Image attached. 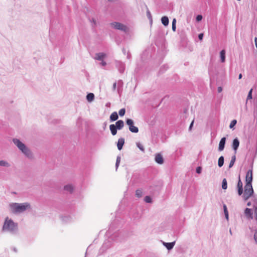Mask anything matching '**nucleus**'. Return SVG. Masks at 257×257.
<instances>
[{
	"label": "nucleus",
	"mask_w": 257,
	"mask_h": 257,
	"mask_svg": "<svg viewBox=\"0 0 257 257\" xmlns=\"http://www.w3.org/2000/svg\"><path fill=\"white\" fill-rule=\"evenodd\" d=\"M11 212L14 214H20L31 208V204L28 202L23 203H11L9 204Z\"/></svg>",
	"instance_id": "obj_1"
},
{
	"label": "nucleus",
	"mask_w": 257,
	"mask_h": 257,
	"mask_svg": "<svg viewBox=\"0 0 257 257\" xmlns=\"http://www.w3.org/2000/svg\"><path fill=\"white\" fill-rule=\"evenodd\" d=\"M2 231L9 232L11 234H16L18 231V224L14 222L12 219L7 217L2 227Z\"/></svg>",
	"instance_id": "obj_2"
},
{
	"label": "nucleus",
	"mask_w": 257,
	"mask_h": 257,
	"mask_svg": "<svg viewBox=\"0 0 257 257\" xmlns=\"http://www.w3.org/2000/svg\"><path fill=\"white\" fill-rule=\"evenodd\" d=\"M13 142L17 147L19 150L28 159H34V155L31 150L19 139L14 138Z\"/></svg>",
	"instance_id": "obj_3"
},
{
	"label": "nucleus",
	"mask_w": 257,
	"mask_h": 257,
	"mask_svg": "<svg viewBox=\"0 0 257 257\" xmlns=\"http://www.w3.org/2000/svg\"><path fill=\"white\" fill-rule=\"evenodd\" d=\"M253 190L252 185H245L242 198L244 201L247 200L250 197L253 196Z\"/></svg>",
	"instance_id": "obj_4"
},
{
	"label": "nucleus",
	"mask_w": 257,
	"mask_h": 257,
	"mask_svg": "<svg viewBox=\"0 0 257 257\" xmlns=\"http://www.w3.org/2000/svg\"><path fill=\"white\" fill-rule=\"evenodd\" d=\"M110 25L115 29L122 31L125 33H126L128 31V28L124 25L118 23V22H113L110 23Z\"/></svg>",
	"instance_id": "obj_5"
},
{
	"label": "nucleus",
	"mask_w": 257,
	"mask_h": 257,
	"mask_svg": "<svg viewBox=\"0 0 257 257\" xmlns=\"http://www.w3.org/2000/svg\"><path fill=\"white\" fill-rule=\"evenodd\" d=\"M126 123L129 126V130L134 133L139 132V128L134 125V122L133 119L127 118L126 120Z\"/></svg>",
	"instance_id": "obj_6"
},
{
	"label": "nucleus",
	"mask_w": 257,
	"mask_h": 257,
	"mask_svg": "<svg viewBox=\"0 0 257 257\" xmlns=\"http://www.w3.org/2000/svg\"><path fill=\"white\" fill-rule=\"evenodd\" d=\"M252 170H249L246 174L245 176V182L246 184L245 185H252Z\"/></svg>",
	"instance_id": "obj_7"
},
{
	"label": "nucleus",
	"mask_w": 257,
	"mask_h": 257,
	"mask_svg": "<svg viewBox=\"0 0 257 257\" xmlns=\"http://www.w3.org/2000/svg\"><path fill=\"white\" fill-rule=\"evenodd\" d=\"M242 183L240 180V176L238 177V181L237 185V192L239 195H241L243 193Z\"/></svg>",
	"instance_id": "obj_8"
},
{
	"label": "nucleus",
	"mask_w": 257,
	"mask_h": 257,
	"mask_svg": "<svg viewBox=\"0 0 257 257\" xmlns=\"http://www.w3.org/2000/svg\"><path fill=\"white\" fill-rule=\"evenodd\" d=\"M226 142V138L223 137L221 138L219 142V147H218V151H222L224 150L225 147V144Z\"/></svg>",
	"instance_id": "obj_9"
},
{
	"label": "nucleus",
	"mask_w": 257,
	"mask_h": 257,
	"mask_svg": "<svg viewBox=\"0 0 257 257\" xmlns=\"http://www.w3.org/2000/svg\"><path fill=\"white\" fill-rule=\"evenodd\" d=\"M239 141L238 140V139L237 138L234 139L233 140V143H232V148L235 152V153H234L235 154L236 153V151L239 147Z\"/></svg>",
	"instance_id": "obj_10"
},
{
	"label": "nucleus",
	"mask_w": 257,
	"mask_h": 257,
	"mask_svg": "<svg viewBox=\"0 0 257 257\" xmlns=\"http://www.w3.org/2000/svg\"><path fill=\"white\" fill-rule=\"evenodd\" d=\"M155 161L159 164H162L164 163V159L161 154L158 153L155 156Z\"/></svg>",
	"instance_id": "obj_11"
},
{
	"label": "nucleus",
	"mask_w": 257,
	"mask_h": 257,
	"mask_svg": "<svg viewBox=\"0 0 257 257\" xmlns=\"http://www.w3.org/2000/svg\"><path fill=\"white\" fill-rule=\"evenodd\" d=\"M163 244L167 248L168 250H171L175 244V241L172 242H165L163 241Z\"/></svg>",
	"instance_id": "obj_12"
},
{
	"label": "nucleus",
	"mask_w": 257,
	"mask_h": 257,
	"mask_svg": "<svg viewBox=\"0 0 257 257\" xmlns=\"http://www.w3.org/2000/svg\"><path fill=\"white\" fill-rule=\"evenodd\" d=\"M114 126L116 127V128H117V130H120L124 126V122L122 120H119L116 122L115 124H114Z\"/></svg>",
	"instance_id": "obj_13"
},
{
	"label": "nucleus",
	"mask_w": 257,
	"mask_h": 257,
	"mask_svg": "<svg viewBox=\"0 0 257 257\" xmlns=\"http://www.w3.org/2000/svg\"><path fill=\"white\" fill-rule=\"evenodd\" d=\"M124 144V139L122 138H119L117 143V147L118 150L120 151L122 149Z\"/></svg>",
	"instance_id": "obj_14"
},
{
	"label": "nucleus",
	"mask_w": 257,
	"mask_h": 257,
	"mask_svg": "<svg viewBox=\"0 0 257 257\" xmlns=\"http://www.w3.org/2000/svg\"><path fill=\"white\" fill-rule=\"evenodd\" d=\"M64 190L72 193L74 190V187L71 184H68L64 187Z\"/></svg>",
	"instance_id": "obj_15"
},
{
	"label": "nucleus",
	"mask_w": 257,
	"mask_h": 257,
	"mask_svg": "<svg viewBox=\"0 0 257 257\" xmlns=\"http://www.w3.org/2000/svg\"><path fill=\"white\" fill-rule=\"evenodd\" d=\"M117 67H118V70L120 73H122L124 71V65L121 62H117Z\"/></svg>",
	"instance_id": "obj_16"
},
{
	"label": "nucleus",
	"mask_w": 257,
	"mask_h": 257,
	"mask_svg": "<svg viewBox=\"0 0 257 257\" xmlns=\"http://www.w3.org/2000/svg\"><path fill=\"white\" fill-rule=\"evenodd\" d=\"M146 9H147V16L148 19L150 21V24L152 25V23H153V18H152V16L150 10H149L148 8V7L147 6H146Z\"/></svg>",
	"instance_id": "obj_17"
},
{
	"label": "nucleus",
	"mask_w": 257,
	"mask_h": 257,
	"mask_svg": "<svg viewBox=\"0 0 257 257\" xmlns=\"http://www.w3.org/2000/svg\"><path fill=\"white\" fill-rule=\"evenodd\" d=\"M109 129L112 135L115 136L117 134V128H116L114 124H112L109 125Z\"/></svg>",
	"instance_id": "obj_18"
},
{
	"label": "nucleus",
	"mask_w": 257,
	"mask_h": 257,
	"mask_svg": "<svg viewBox=\"0 0 257 257\" xmlns=\"http://www.w3.org/2000/svg\"><path fill=\"white\" fill-rule=\"evenodd\" d=\"M118 114H117V112L115 111L112 112L110 116V120L111 121H114L118 119Z\"/></svg>",
	"instance_id": "obj_19"
},
{
	"label": "nucleus",
	"mask_w": 257,
	"mask_h": 257,
	"mask_svg": "<svg viewBox=\"0 0 257 257\" xmlns=\"http://www.w3.org/2000/svg\"><path fill=\"white\" fill-rule=\"evenodd\" d=\"M0 166L9 168L11 166V164L7 161L0 160Z\"/></svg>",
	"instance_id": "obj_20"
},
{
	"label": "nucleus",
	"mask_w": 257,
	"mask_h": 257,
	"mask_svg": "<svg viewBox=\"0 0 257 257\" xmlns=\"http://www.w3.org/2000/svg\"><path fill=\"white\" fill-rule=\"evenodd\" d=\"M161 22L165 26H167L169 24V19L167 16H164L161 19Z\"/></svg>",
	"instance_id": "obj_21"
},
{
	"label": "nucleus",
	"mask_w": 257,
	"mask_h": 257,
	"mask_svg": "<svg viewBox=\"0 0 257 257\" xmlns=\"http://www.w3.org/2000/svg\"><path fill=\"white\" fill-rule=\"evenodd\" d=\"M105 56V54L103 53H98L96 54L95 59L98 60H102Z\"/></svg>",
	"instance_id": "obj_22"
},
{
	"label": "nucleus",
	"mask_w": 257,
	"mask_h": 257,
	"mask_svg": "<svg viewBox=\"0 0 257 257\" xmlns=\"http://www.w3.org/2000/svg\"><path fill=\"white\" fill-rule=\"evenodd\" d=\"M244 214L246 217L252 218V212L250 209L246 208L244 210Z\"/></svg>",
	"instance_id": "obj_23"
},
{
	"label": "nucleus",
	"mask_w": 257,
	"mask_h": 257,
	"mask_svg": "<svg viewBox=\"0 0 257 257\" xmlns=\"http://www.w3.org/2000/svg\"><path fill=\"white\" fill-rule=\"evenodd\" d=\"M220 59L221 62H224L225 60V51L224 50H222L220 52Z\"/></svg>",
	"instance_id": "obj_24"
},
{
	"label": "nucleus",
	"mask_w": 257,
	"mask_h": 257,
	"mask_svg": "<svg viewBox=\"0 0 257 257\" xmlns=\"http://www.w3.org/2000/svg\"><path fill=\"white\" fill-rule=\"evenodd\" d=\"M94 98V95L93 93H88L86 96V99L88 101L91 102L93 100Z\"/></svg>",
	"instance_id": "obj_25"
},
{
	"label": "nucleus",
	"mask_w": 257,
	"mask_h": 257,
	"mask_svg": "<svg viewBox=\"0 0 257 257\" xmlns=\"http://www.w3.org/2000/svg\"><path fill=\"white\" fill-rule=\"evenodd\" d=\"M224 159L223 156H220L218 161V165L219 167H221L224 164Z\"/></svg>",
	"instance_id": "obj_26"
},
{
	"label": "nucleus",
	"mask_w": 257,
	"mask_h": 257,
	"mask_svg": "<svg viewBox=\"0 0 257 257\" xmlns=\"http://www.w3.org/2000/svg\"><path fill=\"white\" fill-rule=\"evenodd\" d=\"M235 160L236 156L234 154L233 156L231 157V159L229 165V168H231L234 165Z\"/></svg>",
	"instance_id": "obj_27"
},
{
	"label": "nucleus",
	"mask_w": 257,
	"mask_h": 257,
	"mask_svg": "<svg viewBox=\"0 0 257 257\" xmlns=\"http://www.w3.org/2000/svg\"><path fill=\"white\" fill-rule=\"evenodd\" d=\"M227 187V183L226 179H223L222 182V188L223 189L225 190Z\"/></svg>",
	"instance_id": "obj_28"
},
{
	"label": "nucleus",
	"mask_w": 257,
	"mask_h": 257,
	"mask_svg": "<svg viewBox=\"0 0 257 257\" xmlns=\"http://www.w3.org/2000/svg\"><path fill=\"white\" fill-rule=\"evenodd\" d=\"M137 146L140 149L141 151L144 152H145V148L142 144H141L140 143L138 142L136 143Z\"/></svg>",
	"instance_id": "obj_29"
},
{
	"label": "nucleus",
	"mask_w": 257,
	"mask_h": 257,
	"mask_svg": "<svg viewBox=\"0 0 257 257\" xmlns=\"http://www.w3.org/2000/svg\"><path fill=\"white\" fill-rule=\"evenodd\" d=\"M120 159H121V158L120 156H118L117 157V158H116V163H115V168H116V170L117 169L119 165V163H120Z\"/></svg>",
	"instance_id": "obj_30"
},
{
	"label": "nucleus",
	"mask_w": 257,
	"mask_h": 257,
	"mask_svg": "<svg viewBox=\"0 0 257 257\" xmlns=\"http://www.w3.org/2000/svg\"><path fill=\"white\" fill-rule=\"evenodd\" d=\"M136 196L140 198L142 196V191L141 190L138 189L136 191Z\"/></svg>",
	"instance_id": "obj_31"
},
{
	"label": "nucleus",
	"mask_w": 257,
	"mask_h": 257,
	"mask_svg": "<svg viewBox=\"0 0 257 257\" xmlns=\"http://www.w3.org/2000/svg\"><path fill=\"white\" fill-rule=\"evenodd\" d=\"M62 221L64 222H67L70 220V217L69 216H64L61 217Z\"/></svg>",
	"instance_id": "obj_32"
},
{
	"label": "nucleus",
	"mask_w": 257,
	"mask_h": 257,
	"mask_svg": "<svg viewBox=\"0 0 257 257\" xmlns=\"http://www.w3.org/2000/svg\"><path fill=\"white\" fill-rule=\"evenodd\" d=\"M237 121L236 119L232 120L229 125L230 128H233L234 126L236 124Z\"/></svg>",
	"instance_id": "obj_33"
},
{
	"label": "nucleus",
	"mask_w": 257,
	"mask_h": 257,
	"mask_svg": "<svg viewBox=\"0 0 257 257\" xmlns=\"http://www.w3.org/2000/svg\"><path fill=\"white\" fill-rule=\"evenodd\" d=\"M125 113V108H121L119 110L118 113L120 116H122L124 115Z\"/></svg>",
	"instance_id": "obj_34"
},
{
	"label": "nucleus",
	"mask_w": 257,
	"mask_h": 257,
	"mask_svg": "<svg viewBox=\"0 0 257 257\" xmlns=\"http://www.w3.org/2000/svg\"><path fill=\"white\" fill-rule=\"evenodd\" d=\"M144 200L147 203H151L152 201L151 198L149 196H146L144 198Z\"/></svg>",
	"instance_id": "obj_35"
},
{
	"label": "nucleus",
	"mask_w": 257,
	"mask_h": 257,
	"mask_svg": "<svg viewBox=\"0 0 257 257\" xmlns=\"http://www.w3.org/2000/svg\"><path fill=\"white\" fill-rule=\"evenodd\" d=\"M252 89H251L250 90V91H249L248 93V95H247V100H246V101H247V100L248 99H252Z\"/></svg>",
	"instance_id": "obj_36"
},
{
	"label": "nucleus",
	"mask_w": 257,
	"mask_h": 257,
	"mask_svg": "<svg viewBox=\"0 0 257 257\" xmlns=\"http://www.w3.org/2000/svg\"><path fill=\"white\" fill-rule=\"evenodd\" d=\"M196 21H197V22H199V21H201V20H202V16L201 15H198L196 17Z\"/></svg>",
	"instance_id": "obj_37"
},
{
	"label": "nucleus",
	"mask_w": 257,
	"mask_h": 257,
	"mask_svg": "<svg viewBox=\"0 0 257 257\" xmlns=\"http://www.w3.org/2000/svg\"><path fill=\"white\" fill-rule=\"evenodd\" d=\"M201 171H202V168L201 167H197L196 170V172L197 173H198V174L201 173Z\"/></svg>",
	"instance_id": "obj_38"
},
{
	"label": "nucleus",
	"mask_w": 257,
	"mask_h": 257,
	"mask_svg": "<svg viewBox=\"0 0 257 257\" xmlns=\"http://www.w3.org/2000/svg\"><path fill=\"white\" fill-rule=\"evenodd\" d=\"M123 82L122 80H120L118 82V90L119 89V87H121L122 86Z\"/></svg>",
	"instance_id": "obj_39"
},
{
	"label": "nucleus",
	"mask_w": 257,
	"mask_h": 257,
	"mask_svg": "<svg viewBox=\"0 0 257 257\" xmlns=\"http://www.w3.org/2000/svg\"><path fill=\"white\" fill-rule=\"evenodd\" d=\"M252 198H253V200L254 201V203H255V206H257V196H255V195H253V196H252Z\"/></svg>",
	"instance_id": "obj_40"
},
{
	"label": "nucleus",
	"mask_w": 257,
	"mask_h": 257,
	"mask_svg": "<svg viewBox=\"0 0 257 257\" xmlns=\"http://www.w3.org/2000/svg\"><path fill=\"white\" fill-rule=\"evenodd\" d=\"M253 238L255 242L257 243V231L254 233Z\"/></svg>",
	"instance_id": "obj_41"
},
{
	"label": "nucleus",
	"mask_w": 257,
	"mask_h": 257,
	"mask_svg": "<svg viewBox=\"0 0 257 257\" xmlns=\"http://www.w3.org/2000/svg\"><path fill=\"white\" fill-rule=\"evenodd\" d=\"M254 207V212L255 214V219L257 220V206H255V205H253Z\"/></svg>",
	"instance_id": "obj_42"
},
{
	"label": "nucleus",
	"mask_w": 257,
	"mask_h": 257,
	"mask_svg": "<svg viewBox=\"0 0 257 257\" xmlns=\"http://www.w3.org/2000/svg\"><path fill=\"white\" fill-rule=\"evenodd\" d=\"M223 210H224V213H228L227 209V207H226V205H223Z\"/></svg>",
	"instance_id": "obj_43"
},
{
	"label": "nucleus",
	"mask_w": 257,
	"mask_h": 257,
	"mask_svg": "<svg viewBox=\"0 0 257 257\" xmlns=\"http://www.w3.org/2000/svg\"><path fill=\"white\" fill-rule=\"evenodd\" d=\"M203 34L200 33V34H199L198 38L200 40H201L203 39Z\"/></svg>",
	"instance_id": "obj_44"
},
{
	"label": "nucleus",
	"mask_w": 257,
	"mask_h": 257,
	"mask_svg": "<svg viewBox=\"0 0 257 257\" xmlns=\"http://www.w3.org/2000/svg\"><path fill=\"white\" fill-rule=\"evenodd\" d=\"M116 82H114L113 84V86H112V90L113 91H115V89H116Z\"/></svg>",
	"instance_id": "obj_45"
},
{
	"label": "nucleus",
	"mask_w": 257,
	"mask_h": 257,
	"mask_svg": "<svg viewBox=\"0 0 257 257\" xmlns=\"http://www.w3.org/2000/svg\"><path fill=\"white\" fill-rule=\"evenodd\" d=\"M218 92L220 93L222 91V88L221 87H218L217 88Z\"/></svg>",
	"instance_id": "obj_46"
},
{
	"label": "nucleus",
	"mask_w": 257,
	"mask_h": 257,
	"mask_svg": "<svg viewBox=\"0 0 257 257\" xmlns=\"http://www.w3.org/2000/svg\"><path fill=\"white\" fill-rule=\"evenodd\" d=\"M193 123H194V120H193V121L191 122V124H190V126H189V130L190 131L191 130V128H192V126H193Z\"/></svg>",
	"instance_id": "obj_47"
},
{
	"label": "nucleus",
	"mask_w": 257,
	"mask_h": 257,
	"mask_svg": "<svg viewBox=\"0 0 257 257\" xmlns=\"http://www.w3.org/2000/svg\"><path fill=\"white\" fill-rule=\"evenodd\" d=\"M176 25H172V30L175 32L176 31Z\"/></svg>",
	"instance_id": "obj_48"
},
{
	"label": "nucleus",
	"mask_w": 257,
	"mask_h": 257,
	"mask_svg": "<svg viewBox=\"0 0 257 257\" xmlns=\"http://www.w3.org/2000/svg\"><path fill=\"white\" fill-rule=\"evenodd\" d=\"M254 42L256 48H257V37H255L254 38Z\"/></svg>",
	"instance_id": "obj_49"
},
{
	"label": "nucleus",
	"mask_w": 257,
	"mask_h": 257,
	"mask_svg": "<svg viewBox=\"0 0 257 257\" xmlns=\"http://www.w3.org/2000/svg\"><path fill=\"white\" fill-rule=\"evenodd\" d=\"M176 20L175 19H174L172 21V25H176Z\"/></svg>",
	"instance_id": "obj_50"
},
{
	"label": "nucleus",
	"mask_w": 257,
	"mask_h": 257,
	"mask_svg": "<svg viewBox=\"0 0 257 257\" xmlns=\"http://www.w3.org/2000/svg\"><path fill=\"white\" fill-rule=\"evenodd\" d=\"M102 66H105L106 65V63L104 61H102L101 62V63H100Z\"/></svg>",
	"instance_id": "obj_51"
},
{
	"label": "nucleus",
	"mask_w": 257,
	"mask_h": 257,
	"mask_svg": "<svg viewBox=\"0 0 257 257\" xmlns=\"http://www.w3.org/2000/svg\"><path fill=\"white\" fill-rule=\"evenodd\" d=\"M225 214V218L228 219V213H224Z\"/></svg>",
	"instance_id": "obj_52"
},
{
	"label": "nucleus",
	"mask_w": 257,
	"mask_h": 257,
	"mask_svg": "<svg viewBox=\"0 0 257 257\" xmlns=\"http://www.w3.org/2000/svg\"><path fill=\"white\" fill-rule=\"evenodd\" d=\"M242 78V74H240L238 76V78L240 79Z\"/></svg>",
	"instance_id": "obj_53"
},
{
	"label": "nucleus",
	"mask_w": 257,
	"mask_h": 257,
	"mask_svg": "<svg viewBox=\"0 0 257 257\" xmlns=\"http://www.w3.org/2000/svg\"><path fill=\"white\" fill-rule=\"evenodd\" d=\"M247 205L248 206H250L251 205V202H248L247 203Z\"/></svg>",
	"instance_id": "obj_54"
},
{
	"label": "nucleus",
	"mask_w": 257,
	"mask_h": 257,
	"mask_svg": "<svg viewBox=\"0 0 257 257\" xmlns=\"http://www.w3.org/2000/svg\"><path fill=\"white\" fill-rule=\"evenodd\" d=\"M92 22L93 23L94 25L96 24V22H95V20L93 19H92Z\"/></svg>",
	"instance_id": "obj_55"
},
{
	"label": "nucleus",
	"mask_w": 257,
	"mask_h": 257,
	"mask_svg": "<svg viewBox=\"0 0 257 257\" xmlns=\"http://www.w3.org/2000/svg\"><path fill=\"white\" fill-rule=\"evenodd\" d=\"M13 250H14L15 252H17V248H15V247H14V248H13Z\"/></svg>",
	"instance_id": "obj_56"
},
{
	"label": "nucleus",
	"mask_w": 257,
	"mask_h": 257,
	"mask_svg": "<svg viewBox=\"0 0 257 257\" xmlns=\"http://www.w3.org/2000/svg\"><path fill=\"white\" fill-rule=\"evenodd\" d=\"M229 233H230V235L232 234V233L231 229H229Z\"/></svg>",
	"instance_id": "obj_57"
},
{
	"label": "nucleus",
	"mask_w": 257,
	"mask_h": 257,
	"mask_svg": "<svg viewBox=\"0 0 257 257\" xmlns=\"http://www.w3.org/2000/svg\"><path fill=\"white\" fill-rule=\"evenodd\" d=\"M109 2H113L114 0H108Z\"/></svg>",
	"instance_id": "obj_58"
},
{
	"label": "nucleus",
	"mask_w": 257,
	"mask_h": 257,
	"mask_svg": "<svg viewBox=\"0 0 257 257\" xmlns=\"http://www.w3.org/2000/svg\"><path fill=\"white\" fill-rule=\"evenodd\" d=\"M106 243V242H105V243H104L103 244V246H104V245H105V244Z\"/></svg>",
	"instance_id": "obj_59"
}]
</instances>
